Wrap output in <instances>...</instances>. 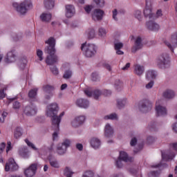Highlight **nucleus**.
Segmentation results:
<instances>
[{
    "instance_id": "obj_1",
    "label": "nucleus",
    "mask_w": 177,
    "mask_h": 177,
    "mask_svg": "<svg viewBox=\"0 0 177 177\" xmlns=\"http://www.w3.org/2000/svg\"><path fill=\"white\" fill-rule=\"evenodd\" d=\"M47 44L44 48V53L47 55L45 62L48 66H53L59 62V57L56 55V39L53 37H50L48 40L45 41Z\"/></svg>"
},
{
    "instance_id": "obj_2",
    "label": "nucleus",
    "mask_w": 177,
    "mask_h": 177,
    "mask_svg": "<svg viewBox=\"0 0 177 177\" xmlns=\"http://www.w3.org/2000/svg\"><path fill=\"white\" fill-rule=\"evenodd\" d=\"M59 111V106L57 104L53 103L48 106V110L47 111L48 117H51V121L53 124V127H59L62 121V117L64 115V112H62L59 116H57V112Z\"/></svg>"
},
{
    "instance_id": "obj_3",
    "label": "nucleus",
    "mask_w": 177,
    "mask_h": 177,
    "mask_svg": "<svg viewBox=\"0 0 177 177\" xmlns=\"http://www.w3.org/2000/svg\"><path fill=\"white\" fill-rule=\"evenodd\" d=\"M12 6L18 13H20V15H26V13L32 8V3L28 0H25L19 4L14 3Z\"/></svg>"
},
{
    "instance_id": "obj_4",
    "label": "nucleus",
    "mask_w": 177,
    "mask_h": 177,
    "mask_svg": "<svg viewBox=\"0 0 177 177\" xmlns=\"http://www.w3.org/2000/svg\"><path fill=\"white\" fill-rule=\"evenodd\" d=\"M81 50L84 52L86 57H92L96 55V46L94 44H83L81 46Z\"/></svg>"
},
{
    "instance_id": "obj_5",
    "label": "nucleus",
    "mask_w": 177,
    "mask_h": 177,
    "mask_svg": "<svg viewBox=\"0 0 177 177\" xmlns=\"http://www.w3.org/2000/svg\"><path fill=\"white\" fill-rule=\"evenodd\" d=\"M156 63L157 66H158L160 68H165V67H167L169 63V55L167 53L161 54L158 57Z\"/></svg>"
},
{
    "instance_id": "obj_6",
    "label": "nucleus",
    "mask_w": 177,
    "mask_h": 177,
    "mask_svg": "<svg viewBox=\"0 0 177 177\" xmlns=\"http://www.w3.org/2000/svg\"><path fill=\"white\" fill-rule=\"evenodd\" d=\"M153 104L147 100L140 102L138 104V109L141 113H149L151 110Z\"/></svg>"
},
{
    "instance_id": "obj_7",
    "label": "nucleus",
    "mask_w": 177,
    "mask_h": 177,
    "mask_svg": "<svg viewBox=\"0 0 177 177\" xmlns=\"http://www.w3.org/2000/svg\"><path fill=\"white\" fill-rule=\"evenodd\" d=\"M71 142L70 140H65L62 143L59 144L57 147V153L59 156H63L66 154L67 151V147H70Z\"/></svg>"
},
{
    "instance_id": "obj_8",
    "label": "nucleus",
    "mask_w": 177,
    "mask_h": 177,
    "mask_svg": "<svg viewBox=\"0 0 177 177\" xmlns=\"http://www.w3.org/2000/svg\"><path fill=\"white\" fill-rule=\"evenodd\" d=\"M38 112V108L34 104H30L24 108V113L28 117L35 115Z\"/></svg>"
},
{
    "instance_id": "obj_9",
    "label": "nucleus",
    "mask_w": 177,
    "mask_h": 177,
    "mask_svg": "<svg viewBox=\"0 0 177 177\" xmlns=\"http://www.w3.org/2000/svg\"><path fill=\"white\" fill-rule=\"evenodd\" d=\"M151 0H146V7L144 10V16L147 19H156L154 14L151 11Z\"/></svg>"
},
{
    "instance_id": "obj_10",
    "label": "nucleus",
    "mask_w": 177,
    "mask_h": 177,
    "mask_svg": "<svg viewBox=\"0 0 177 177\" xmlns=\"http://www.w3.org/2000/svg\"><path fill=\"white\" fill-rule=\"evenodd\" d=\"M165 44L174 52V49L177 46V33L172 35L170 39L165 41Z\"/></svg>"
},
{
    "instance_id": "obj_11",
    "label": "nucleus",
    "mask_w": 177,
    "mask_h": 177,
    "mask_svg": "<svg viewBox=\"0 0 177 177\" xmlns=\"http://www.w3.org/2000/svg\"><path fill=\"white\" fill-rule=\"evenodd\" d=\"M53 91H55V86L52 85L46 84L43 86L44 99H46V100H50V98L53 96Z\"/></svg>"
},
{
    "instance_id": "obj_12",
    "label": "nucleus",
    "mask_w": 177,
    "mask_h": 177,
    "mask_svg": "<svg viewBox=\"0 0 177 177\" xmlns=\"http://www.w3.org/2000/svg\"><path fill=\"white\" fill-rule=\"evenodd\" d=\"M37 163L30 165L28 168L24 169V175L26 177H34L37 174Z\"/></svg>"
},
{
    "instance_id": "obj_13",
    "label": "nucleus",
    "mask_w": 177,
    "mask_h": 177,
    "mask_svg": "<svg viewBox=\"0 0 177 177\" xmlns=\"http://www.w3.org/2000/svg\"><path fill=\"white\" fill-rule=\"evenodd\" d=\"M19 169V165L15 161V159L10 158L8 162L6 164L5 171L9 172V171H17Z\"/></svg>"
},
{
    "instance_id": "obj_14",
    "label": "nucleus",
    "mask_w": 177,
    "mask_h": 177,
    "mask_svg": "<svg viewBox=\"0 0 177 177\" xmlns=\"http://www.w3.org/2000/svg\"><path fill=\"white\" fill-rule=\"evenodd\" d=\"M16 59H17V52H16V50H12L7 53L4 62L8 64L15 63Z\"/></svg>"
},
{
    "instance_id": "obj_15",
    "label": "nucleus",
    "mask_w": 177,
    "mask_h": 177,
    "mask_svg": "<svg viewBox=\"0 0 177 177\" xmlns=\"http://www.w3.org/2000/svg\"><path fill=\"white\" fill-rule=\"evenodd\" d=\"M104 16V11L101 9H95L92 13V19L94 21H102Z\"/></svg>"
},
{
    "instance_id": "obj_16",
    "label": "nucleus",
    "mask_w": 177,
    "mask_h": 177,
    "mask_svg": "<svg viewBox=\"0 0 177 177\" xmlns=\"http://www.w3.org/2000/svg\"><path fill=\"white\" fill-rule=\"evenodd\" d=\"M142 37L138 36L137 38L135 39L134 45L131 48V52L133 53H136L138 50L142 49L143 48V44L142 43Z\"/></svg>"
},
{
    "instance_id": "obj_17",
    "label": "nucleus",
    "mask_w": 177,
    "mask_h": 177,
    "mask_svg": "<svg viewBox=\"0 0 177 177\" xmlns=\"http://www.w3.org/2000/svg\"><path fill=\"white\" fill-rule=\"evenodd\" d=\"M146 27L149 31L157 32L160 30V25L154 21H149L146 23Z\"/></svg>"
},
{
    "instance_id": "obj_18",
    "label": "nucleus",
    "mask_w": 177,
    "mask_h": 177,
    "mask_svg": "<svg viewBox=\"0 0 177 177\" xmlns=\"http://www.w3.org/2000/svg\"><path fill=\"white\" fill-rule=\"evenodd\" d=\"M114 135V129L111 125L107 123L104 127V136L106 138H112Z\"/></svg>"
},
{
    "instance_id": "obj_19",
    "label": "nucleus",
    "mask_w": 177,
    "mask_h": 177,
    "mask_svg": "<svg viewBox=\"0 0 177 177\" xmlns=\"http://www.w3.org/2000/svg\"><path fill=\"white\" fill-rule=\"evenodd\" d=\"M66 8V16L68 18L73 17L75 15V8L71 4H68Z\"/></svg>"
},
{
    "instance_id": "obj_20",
    "label": "nucleus",
    "mask_w": 177,
    "mask_h": 177,
    "mask_svg": "<svg viewBox=\"0 0 177 177\" xmlns=\"http://www.w3.org/2000/svg\"><path fill=\"white\" fill-rule=\"evenodd\" d=\"M84 121H85V116L77 117L72 121V127H73V128H78L80 125L84 124Z\"/></svg>"
},
{
    "instance_id": "obj_21",
    "label": "nucleus",
    "mask_w": 177,
    "mask_h": 177,
    "mask_svg": "<svg viewBox=\"0 0 177 177\" xmlns=\"http://www.w3.org/2000/svg\"><path fill=\"white\" fill-rule=\"evenodd\" d=\"M118 158L124 162H132L133 161V158L129 157L128 153L125 151H120Z\"/></svg>"
},
{
    "instance_id": "obj_22",
    "label": "nucleus",
    "mask_w": 177,
    "mask_h": 177,
    "mask_svg": "<svg viewBox=\"0 0 177 177\" xmlns=\"http://www.w3.org/2000/svg\"><path fill=\"white\" fill-rule=\"evenodd\" d=\"M77 106L82 109H88L89 107V101L85 99H78L76 102Z\"/></svg>"
},
{
    "instance_id": "obj_23",
    "label": "nucleus",
    "mask_w": 177,
    "mask_h": 177,
    "mask_svg": "<svg viewBox=\"0 0 177 177\" xmlns=\"http://www.w3.org/2000/svg\"><path fill=\"white\" fill-rule=\"evenodd\" d=\"M19 154L22 158H30V151H28V148L24 147L21 148L19 150Z\"/></svg>"
},
{
    "instance_id": "obj_24",
    "label": "nucleus",
    "mask_w": 177,
    "mask_h": 177,
    "mask_svg": "<svg viewBox=\"0 0 177 177\" xmlns=\"http://www.w3.org/2000/svg\"><path fill=\"white\" fill-rule=\"evenodd\" d=\"M124 48V44L120 41H114V48L117 55H123L124 52L121 50Z\"/></svg>"
},
{
    "instance_id": "obj_25",
    "label": "nucleus",
    "mask_w": 177,
    "mask_h": 177,
    "mask_svg": "<svg viewBox=\"0 0 177 177\" xmlns=\"http://www.w3.org/2000/svg\"><path fill=\"white\" fill-rule=\"evenodd\" d=\"M145 73V66L140 64H136L134 66V74L140 77Z\"/></svg>"
},
{
    "instance_id": "obj_26",
    "label": "nucleus",
    "mask_w": 177,
    "mask_h": 177,
    "mask_svg": "<svg viewBox=\"0 0 177 177\" xmlns=\"http://www.w3.org/2000/svg\"><path fill=\"white\" fill-rule=\"evenodd\" d=\"M156 114L158 117L161 115H167V109L161 105H156Z\"/></svg>"
},
{
    "instance_id": "obj_27",
    "label": "nucleus",
    "mask_w": 177,
    "mask_h": 177,
    "mask_svg": "<svg viewBox=\"0 0 177 177\" xmlns=\"http://www.w3.org/2000/svg\"><path fill=\"white\" fill-rule=\"evenodd\" d=\"M44 6L48 10L53 9L55 6V0H44Z\"/></svg>"
},
{
    "instance_id": "obj_28",
    "label": "nucleus",
    "mask_w": 177,
    "mask_h": 177,
    "mask_svg": "<svg viewBox=\"0 0 177 177\" xmlns=\"http://www.w3.org/2000/svg\"><path fill=\"white\" fill-rule=\"evenodd\" d=\"M146 78L147 80H156L157 78V72L153 70L147 71Z\"/></svg>"
},
{
    "instance_id": "obj_29",
    "label": "nucleus",
    "mask_w": 177,
    "mask_h": 177,
    "mask_svg": "<svg viewBox=\"0 0 177 177\" xmlns=\"http://www.w3.org/2000/svg\"><path fill=\"white\" fill-rule=\"evenodd\" d=\"M26 66H27V57H24L20 58L18 61V67H19L21 70H24Z\"/></svg>"
},
{
    "instance_id": "obj_30",
    "label": "nucleus",
    "mask_w": 177,
    "mask_h": 177,
    "mask_svg": "<svg viewBox=\"0 0 177 177\" xmlns=\"http://www.w3.org/2000/svg\"><path fill=\"white\" fill-rule=\"evenodd\" d=\"M163 97L165 99H174L175 97V92L172 90H166L163 93Z\"/></svg>"
},
{
    "instance_id": "obj_31",
    "label": "nucleus",
    "mask_w": 177,
    "mask_h": 177,
    "mask_svg": "<svg viewBox=\"0 0 177 177\" xmlns=\"http://www.w3.org/2000/svg\"><path fill=\"white\" fill-rule=\"evenodd\" d=\"M91 145L93 149H99L101 145L100 140H99V138H93L91 140Z\"/></svg>"
},
{
    "instance_id": "obj_32",
    "label": "nucleus",
    "mask_w": 177,
    "mask_h": 177,
    "mask_svg": "<svg viewBox=\"0 0 177 177\" xmlns=\"http://www.w3.org/2000/svg\"><path fill=\"white\" fill-rule=\"evenodd\" d=\"M174 157H175V153H174V152H171L170 153H162V158L165 161H169V160H173Z\"/></svg>"
},
{
    "instance_id": "obj_33",
    "label": "nucleus",
    "mask_w": 177,
    "mask_h": 177,
    "mask_svg": "<svg viewBox=\"0 0 177 177\" xmlns=\"http://www.w3.org/2000/svg\"><path fill=\"white\" fill-rule=\"evenodd\" d=\"M40 19L42 21L48 23V21H50V19H52V14L44 12L40 15Z\"/></svg>"
},
{
    "instance_id": "obj_34",
    "label": "nucleus",
    "mask_w": 177,
    "mask_h": 177,
    "mask_svg": "<svg viewBox=\"0 0 177 177\" xmlns=\"http://www.w3.org/2000/svg\"><path fill=\"white\" fill-rule=\"evenodd\" d=\"M60 125V123H58L57 127L53 126V123H52V129H53L54 133H53V140H56L59 136V126Z\"/></svg>"
},
{
    "instance_id": "obj_35",
    "label": "nucleus",
    "mask_w": 177,
    "mask_h": 177,
    "mask_svg": "<svg viewBox=\"0 0 177 177\" xmlns=\"http://www.w3.org/2000/svg\"><path fill=\"white\" fill-rule=\"evenodd\" d=\"M48 161L50 162V165H51L53 168H59V162L55 158H52V156H48Z\"/></svg>"
},
{
    "instance_id": "obj_36",
    "label": "nucleus",
    "mask_w": 177,
    "mask_h": 177,
    "mask_svg": "<svg viewBox=\"0 0 177 177\" xmlns=\"http://www.w3.org/2000/svg\"><path fill=\"white\" fill-rule=\"evenodd\" d=\"M23 135V129L21 127H17L14 132V138L19 139Z\"/></svg>"
},
{
    "instance_id": "obj_37",
    "label": "nucleus",
    "mask_w": 177,
    "mask_h": 177,
    "mask_svg": "<svg viewBox=\"0 0 177 177\" xmlns=\"http://www.w3.org/2000/svg\"><path fill=\"white\" fill-rule=\"evenodd\" d=\"M37 92H38L37 88L30 90L28 93V97L30 99H37Z\"/></svg>"
},
{
    "instance_id": "obj_38",
    "label": "nucleus",
    "mask_w": 177,
    "mask_h": 177,
    "mask_svg": "<svg viewBox=\"0 0 177 177\" xmlns=\"http://www.w3.org/2000/svg\"><path fill=\"white\" fill-rule=\"evenodd\" d=\"M104 120H118V115H117V113H111L109 115H105L104 116Z\"/></svg>"
},
{
    "instance_id": "obj_39",
    "label": "nucleus",
    "mask_w": 177,
    "mask_h": 177,
    "mask_svg": "<svg viewBox=\"0 0 177 177\" xmlns=\"http://www.w3.org/2000/svg\"><path fill=\"white\" fill-rule=\"evenodd\" d=\"M102 92L99 89H95L93 91V96L95 100L99 99V97L102 96Z\"/></svg>"
},
{
    "instance_id": "obj_40",
    "label": "nucleus",
    "mask_w": 177,
    "mask_h": 177,
    "mask_svg": "<svg viewBox=\"0 0 177 177\" xmlns=\"http://www.w3.org/2000/svg\"><path fill=\"white\" fill-rule=\"evenodd\" d=\"M73 174H74L72 171L71 169L69 167H66L64 171V175L66 177H71L73 176Z\"/></svg>"
},
{
    "instance_id": "obj_41",
    "label": "nucleus",
    "mask_w": 177,
    "mask_h": 177,
    "mask_svg": "<svg viewBox=\"0 0 177 177\" xmlns=\"http://www.w3.org/2000/svg\"><path fill=\"white\" fill-rule=\"evenodd\" d=\"M95 30L89 29L87 31V37L88 39H92L93 38H95Z\"/></svg>"
},
{
    "instance_id": "obj_42",
    "label": "nucleus",
    "mask_w": 177,
    "mask_h": 177,
    "mask_svg": "<svg viewBox=\"0 0 177 177\" xmlns=\"http://www.w3.org/2000/svg\"><path fill=\"white\" fill-rule=\"evenodd\" d=\"M117 103L118 109H122L127 104V100H118Z\"/></svg>"
},
{
    "instance_id": "obj_43",
    "label": "nucleus",
    "mask_w": 177,
    "mask_h": 177,
    "mask_svg": "<svg viewBox=\"0 0 177 177\" xmlns=\"http://www.w3.org/2000/svg\"><path fill=\"white\" fill-rule=\"evenodd\" d=\"M72 75H73V72L71 70H67L64 72L63 78H64V80H68Z\"/></svg>"
},
{
    "instance_id": "obj_44",
    "label": "nucleus",
    "mask_w": 177,
    "mask_h": 177,
    "mask_svg": "<svg viewBox=\"0 0 177 177\" xmlns=\"http://www.w3.org/2000/svg\"><path fill=\"white\" fill-rule=\"evenodd\" d=\"M93 1L97 5V8H103L104 6V0H93Z\"/></svg>"
},
{
    "instance_id": "obj_45",
    "label": "nucleus",
    "mask_w": 177,
    "mask_h": 177,
    "mask_svg": "<svg viewBox=\"0 0 177 177\" xmlns=\"http://www.w3.org/2000/svg\"><path fill=\"white\" fill-rule=\"evenodd\" d=\"M26 143L27 144V145L29 147H31L33 150H35V151H38V148L35 147V145H34V144H32V142H30L28 140L26 139L25 140Z\"/></svg>"
},
{
    "instance_id": "obj_46",
    "label": "nucleus",
    "mask_w": 177,
    "mask_h": 177,
    "mask_svg": "<svg viewBox=\"0 0 177 177\" xmlns=\"http://www.w3.org/2000/svg\"><path fill=\"white\" fill-rule=\"evenodd\" d=\"M50 70L54 75H59V69H57V67H56L55 66H51L50 68Z\"/></svg>"
},
{
    "instance_id": "obj_47",
    "label": "nucleus",
    "mask_w": 177,
    "mask_h": 177,
    "mask_svg": "<svg viewBox=\"0 0 177 177\" xmlns=\"http://www.w3.org/2000/svg\"><path fill=\"white\" fill-rule=\"evenodd\" d=\"M115 167L117 168H122V167H124L122 159L118 158V160H115Z\"/></svg>"
},
{
    "instance_id": "obj_48",
    "label": "nucleus",
    "mask_w": 177,
    "mask_h": 177,
    "mask_svg": "<svg viewBox=\"0 0 177 177\" xmlns=\"http://www.w3.org/2000/svg\"><path fill=\"white\" fill-rule=\"evenodd\" d=\"M147 142L148 145H151V143H154L156 142V138L153 136H149L147 138Z\"/></svg>"
},
{
    "instance_id": "obj_49",
    "label": "nucleus",
    "mask_w": 177,
    "mask_h": 177,
    "mask_svg": "<svg viewBox=\"0 0 177 177\" xmlns=\"http://www.w3.org/2000/svg\"><path fill=\"white\" fill-rule=\"evenodd\" d=\"M93 171L88 170L86 171L84 173V174L82 175V177H93Z\"/></svg>"
},
{
    "instance_id": "obj_50",
    "label": "nucleus",
    "mask_w": 177,
    "mask_h": 177,
    "mask_svg": "<svg viewBox=\"0 0 177 177\" xmlns=\"http://www.w3.org/2000/svg\"><path fill=\"white\" fill-rule=\"evenodd\" d=\"M135 17L138 19L140 21L142 20V12L140 10H136L135 12Z\"/></svg>"
},
{
    "instance_id": "obj_51",
    "label": "nucleus",
    "mask_w": 177,
    "mask_h": 177,
    "mask_svg": "<svg viewBox=\"0 0 177 177\" xmlns=\"http://www.w3.org/2000/svg\"><path fill=\"white\" fill-rule=\"evenodd\" d=\"M91 80L96 82V81H99V74L97 73H93L91 74Z\"/></svg>"
},
{
    "instance_id": "obj_52",
    "label": "nucleus",
    "mask_w": 177,
    "mask_h": 177,
    "mask_svg": "<svg viewBox=\"0 0 177 177\" xmlns=\"http://www.w3.org/2000/svg\"><path fill=\"white\" fill-rule=\"evenodd\" d=\"M115 87L116 89H121V88L122 87V82L120 80H116L115 82Z\"/></svg>"
},
{
    "instance_id": "obj_53",
    "label": "nucleus",
    "mask_w": 177,
    "mask_h": 177,
    "mask_svg": "<svg viewBox=\"0 0 177 177\" xmlns=\"http://www.w3.org/2000/svg\"><path fill=\"white\" fill-rule=\"evenodd\" d=\"M43 55H44V52H42V50H37V56L39 57V60H40V62H42V60H44V57H42Z\"/></svg>"
},
{
    "instance_id": "obj_54",
    "label": "nucleus",
    "mask_w": 177,
    "mask_h": 177,
    "mask_svg": "<svg viewBox=\"0 0 177 177\" xmlns=\"http://www.w3.org/2000/svg\"><path fill=\"white\" fill-rule=\"evenodd\" d=\"M93 9V6L92 5H86L84 7V10L86 13L89 14L91 13V11Z\"/></svg>"
},
{
    "instance_id": "obj_55",
    "label": "nucleus",
    "mask_w": 177,
    "mask_h": 177,
    "mask_svg": "<svg viewBox=\"0 0 177 177\" xmlns=\"http://www.w3.org/2000/svg\"><path fill=\"white\" fill-rule=\"evenodd\" d=\"M112 13H113L112 17L113 20H115V21H118V18L117 17V15H118V11L117 10V9H114L112 11Z\"/></svg>"
},
{
    "instance_id": "obj_56",
    "label": "nucleus",
    "mask_w": 177,
    "mask_h": 177,
    "mask_svg": "<svg viewBox=\"0 0 177 177\" xmlns=\"http://www.w3.org/2000/svg\"><path fill=\"white\" fill-rule=\"evenodd\" d=\"M106 29L103 28H100L99 29V35L100 37H106Z\"/></svg>"
},
{
    "instance_id": "obj_57",
    "label": "nucleus",
    "mask_w": 177,
    "mask_h": 177,
    "mask_svg": "<svg viewBox=\"0 0 177 177\" xmlns=\"http://www.w3.org/2000/svg\"><path fill=\"white\" fill-rule=\"evenodd\" d=\"M158 175H160V173L158 172V171H151L149 174V177H158Z\"/></svg>"
},
{
    "instance_id": "obj_58",
    "label": "nucleus",
    "mask_w": 177,
    "mask_h": 177,
    "mask_svg": "<svg viewBox=\"0 0 177 177\" xmlns=\"http://www.w3.org/2000/svg\"><path fill=\"white\" fill-rule=\"evenodd\" d=\"M5 91H6V88L0 90V100L3 99V97L6 96V94H5Z\"/></svg>"
},
{
    "instance_id": "obj_59",
    "label": "nucleus",
    "mask_w": 177,
    "mask_h": 177,
    "mask_svg": "<svg viewBox=\"0 0 177 177\" xmlns=\"http://www.w3.org/2000/svg\"><path fill=\"white\" fill-rule=\"evenodd\" d=\"M102 92V95H104V96H110L111 95V91L110 90H104Z\"/></svg>"
},
{
    "instance_id": "obj_60",
    "label": "nucleus",
    "mask_w": 177,
    "mask_h": 177,
    "mask_svg": "<svg viewBox=\"0 0 177 177\" xmlns=\"http://www.w3.org/2000/svg\"><path fill=\"white\" fill-rule=\"evenodd\" d=\"M13 109H20V102H17V101H15L14 103H13Z\"/></svg>"
},
{
    "instance_id": "obj_61",
    "label": "nucleus",
    "mask_w": 177,
    "mask_h": 177,
    "mask_svg": "<svg viewBox=\"0 0 177 177\" xmlns=\"http://www.w3.org/2000/svg\"><path fill=\"white\" fill-rule=\"evenodd\" d=\"M5 147H6V144L5 142H2L0 145V153H3V150H5Z\"/></svg>"
},
{
    "instance_id": "obj_62",
    "label": "nucleus",
    "mask_w": 177,
    "mask_h": 177,
    "mask_svg": "<svg viewBox=\"0 0 177 177\" xmlns=\"http://www.w3.org/2000/svg\"><path fill=\"white\" fill-rule=\"evenodd\" d=\"M104 68L108 70V71H111V70H112L111 65L109 64H107V63L104 64Z\"/></svg>"
},
{
    "instance_id": "obj_63",
    "label": "nucleus",
    "mask_w": 177,
    "mask_h": 177,
    "mask_svg": "<svg viewBox=\"0 0 177 177\" xmlns=\"http://www.w3.org/2000/svg\"><path fill=\"white\" fill-rule=\"evenodd\" d=\"M136 143H138V140L136 139V138H132L130 142L131 146H136Z\"/></svg>"
},
{
    "instance_id": "obj_64",
    "label": "nucleus",
    "mask_w": 177,
    "mask_h": 177,
    "mask_svg": "<svg viewBox=\"0 0 177 177\" xmlns=\"http://www.w3.org/2000/svg\"><path fill=\"white\" fill-rule=\"evenodd\" d=\"M110 177H124V174L122 173H116L112 174Z\"/></svg>"
}]
</instances>
